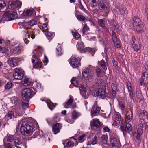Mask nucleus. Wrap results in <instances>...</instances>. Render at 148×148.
<instances>
[{"mask_svg": "<svg viewBox=\"0 0 148 148\" xmlns=\"http://www.w3.org/2000/svg\"><path fill=\"white\" fill-rule=\"evenodd\" d=\"M18 102L16 104V109L13 110L9 112L5 116V118L8 120L12 117L16 118L18 116L22 115L24 113V109L27 108L28 106L27 102H21L18 100Z\"/></svg>", "mask_w": 148, "mask_h": 148, "instance_id": "obj_1", "label": "nucleus"}, {"mask_svg": "<svg viewBox=\"0 0 148 148\" xmlns=\"http://www.w3.org/2000/svg\"><path fill=\"white\" fill-rule=\"evenodd\" d=\"M21 125L20 130L23 135L28 136L31 135L35 130L34 125L31 121L28 122L26 119L21 120L18 124Z\"/></svg>", "mask_w": 148, "mask_h": 148, "instance_id": "obj_2", "label": "nucleus"}, {"mask_svg": "<svg viewBox=\"0 0 148 148\" xmlns=\"http://www.w3.org/2000/svg\"><path fill=\"white\" fill-rule=\"evenodd\" d=\"M28 25L27 22H25L22 24L23 27L24 29H29V34L28 35V38L29 39H34L35 38L36 35H37V31L36 29L32 28L29 29V28L28 27Z\"/></svg>", "mask_w": 148, "mask_h": 148, "instance_id": "obj_3", "label": "nucleus"}, {"mask_svg": "<svg viewBox=\"0 0 148 148\" xmlns=\"http://www.w3.org/2000/svg\"><path fill=\"white\" fill-rule=\"evenodd\" d=\"M33 91L30 88H25L22 90V97L25 101H28L29 99L32 97Z\"/></svg>", "mask_w": 148, "mask_h": 148, "instance_id": "obj_4", "label": "nucleus"}, {"mask_svg": "<svg viewBox=\"0 0 148 148\" xmlns=\"http://www.w3.org/2000/svg\"><path fill=\"white\" fill-rule=\"evenodd\" d=\"M69 63L74 68L78 67L80 65V59L76 56L73 55L70 58Z\"/></svg>", "mask_w": 148, "mask_h": 148, "instance_id": "obj_5", "label": "nucleus"}, {"mask_svg": "<svg viewBox=\"0 0 148 148\" xmlns=\"http://www.w3.org/2000/svg\"><path fill=\"white\" fill-rule=\"evenodd\" d=\"M3 17L5 18V20L7 21L11 20L14 19L17 17V13L16 11H12L11 12L8 11L5 12L3 15Z\"/></svg>", "mask_w": 148, "mask_h": 148, "instance_id": "obj_6", "label": "nucleus"}, {"mask_svg": "<svg viewBox=\"0 0 148 148\" xmlns=\"http://www.w3.org/2000/svg\"><path fill=\"white\" fill-rule=\"evenodd\" d=\"M13 74L14 78L16 79L21 80L24 76V71L20 68H16Z\"/></svg>", "mask_w": 148, "mask_h": 148, "instance_id": "obj_7", "label": "nucleus"}, {"mask_svg": "<svg viewBox=\"0 0 148 148\" xmlns=\"http://www.w3.org/2000/svg\"><path fill=\"white\" fill-rule=\"evenodd\" d=\"M139 82L141 86L147 87L148 90V75L146 72L143 73L141 78L139 79Z\"/></svg>", "mask_w": 148, "mask_h": 148, "instance_id": "obj_8", "label": "nucleus"}, {"mask_svg": "<svg viewBox=\"0 0 148 148\" xmlns=\"http://www.w3.org/2000/svg\"><path fill=\"white\" fill-rule=\"evenodd\" d=\"M100 108L97 105V102L95 101L91 112V115L93 116L98 115L100 112Z\"/></svg>", "mask_w": 148, "mask_h": 148, "instance_id": "obj_9", "label": "nucleus"}, {"mask_svg": "<svg viewBox=\"0 0 148 148\" xmlns=\"http://www.w3.org/2000/svg\"><path fill=\"white\" fill-rule=\"evenodd\" d=\"M22 5V3L18 1H16L11 2V3L9 5V8L10 9L14 10V11H16L21 8Z\"/></svg>", "mask_w": 148, "mask_h": 148, "instance_id": "obj_10", "label": "nucleus"}, {"mask_svg": "<svg viewBox=\"0 0 148 148\" xmlns=\"http://www.w3.org/2000/svg\"><path fill=\"white\" fill-rule=\"evenodd\" d=\"M99 9L102 10H106L109 8L108 2L105 0H101L97 5Z\"/></svg>", "mask_w": 148, "mask_h": 148, "instance_id": "obj_11", "label": "nucleus"}, {"mask_svg": "<svg viewBox=\"0 0 148 148\" xmlns=\"http://www.w3.org/2000/svg\"><path fill=\"white\" fill-rule=\"evenodd\" d=\"M101 122L97 119H94L90 122L91 127L94 130H96L99 128L101 126Z\"/></svg>", "mask_w": 148, "mask_h": 148, "instance_id": "obj_12", "label": "nucleus"}, {"mask_svg": "<svg viewBox=\"0 0 148 148\" xmlns=\"http://www.w3.org/2000/svg\"><path fill=\"white\" fill-rule=\"evenodd\" d=\"M32 62L33 64V66L38 69L42 68L43 64L39 59L34 58L32 59Z\"/></svg>", "mask_w": 148, "mask_h": 148, "instance_id": "obj_13", "label": "nucleus"}, {"mask_svg": "<svg viewBox=\"0 0 148 148\" xmlns=\"http://www.w3.org/2000/svg\"><path fill=\"white\" fill-rule=\"evenodd\" d=\"M92 69L90 68H87L84 69L82 72V74L85 78H91L93 77V73L92 72Z\"/></svg>", "mask_w": 148, "mask_h": 148, "instance_id": "obj_14", "label": "nucleus"}, {"mask_svg": "<svg viewBox=\"0 0 148 148\" xmlns=\"http://www.w3.org/2000/svg\"><path fill=\"white\" fill-rule=\"evenodd\" d=\"M62 127V124L60 123H56L52 127V131L54 134L59 133Z\"/></svg>", "mask_w": 148, "mask_h": 148, "instance_id": "obj_15", "label": "nucleus"}, {"mask_svg": "<svg viewBox=\"0 0 148 148\" xmlns=\"http://www.w3.org/2000/svg\"><path fill=\"white\" fill-rule=\"evenodd\" d=\"M105 94V90L103 88H101L97 89L94 93V95L95 97H103Z\"/></svg>", "mask_w": 148, "mask_h": 148, "instance_id": "obj_16", "label": "nucleus"}, {"mask_svg": "<svg viewBox=\"0 0 148 148\" xmlns=\"http://www.w3.org/2000/svg\"><path fill=\"white\" fill-rule=\"evenodd\" d=\"M23 46L20 44L17 46L13 47V55H18L21 51H23Z\"/></svg>", "mask_w": 148, "mask_h": 148, "instance_id": "obj_17", "label": "nucleus"}, {"mask_svg": "<svg viewBox=\"0 0 148 148\" xmlns=\"http://www.w3.org/2000/svg\"><path fill=\"white\" fill-rule=\"evenodd\" d=\"M82 79L79 77H76L73 78L71 80V82L74 86L76 87L78 86L80 83Z\"/></svg>", "mask_w": 148, "mask_h": 148, "instance_id": "obj_18", "label": "nucleus"}, {"mask_svg": "<svg viewBox=\"0 0 148 148\" xmlns=\"http://www.w3.org/2000/svg\"><path fill=\"white\" fill-rule=\"evenodd\" d=\"M110 138L111 143L117 142L118 140H119L117 135L114 133H110Z\"/></svg>", "mask_w": 148, "mask_h": 148, "instance_id": "obj_19", "label": "nucleus"}, {"mask_svg": "<svg viewBox=\"0 0 148 148\" xmlns=\"http://www.w3.org/2000/svg\"><path fill=\"white\" fill-rule=\"evenodd\" d=\"M10 65L11 67H14L17 66L18 64L17 59L16 58H10L9 59Z\"/></svg>", "mask_w": 148, "mask_h": 148, "instance_id": "obj_20", "label": "nucleus"}, {"mask_svg": "<svg viewBox=\"0 0 148 148\" xmlns=\"http://www.w3.org/2000/svg\"><path fill=\"white\" fill-rule=\"evenodd\" d=\"M132 23L133 27H136V25L142 23L140 19L136 16H135L132 18Z\"/></svg>", "mask_w": 148, "mask_h": 148, "instance_id": "obj_21", "label": "nucleus"}, {"mask_svg": "<svg viewBox=\"0 0 148 148\" xmlns=\"http://www.w3.org/2000/svg\"><path fill=\"white\" fill-rule=\"evenodd\" d=\"M3 51V53H5L8 56H10L12 55H13V52H12L11 48L10 47H4Z\"/></svg>", "mask_w": 148, "mask_h": 148, "instance_id": "obj_22", "label": "nucleus"}, {"mask_svg": "<svg viewBox=\"0 0 148 148\" xmlns=\"http://www.w3.org/2000/svg\"><path fill=\"white\" fill-rule=\"evenodd\" d=\"M35 12L34 10L33 9L25 10L23 13V15L25 16H30Z\"/></svg>", "mask_w": 148, "mask_h": 148, "instance_id": "obj_23", "label": "nucleus"}, {"mask_svg": "<svg viewBox=\"0 0 148 148\" xmlns=\"http://www.w3.org/2000/svg\"><path fill=\"white\" fill-rule=\"evenodd\" d=\"M133 117V114L131 111H128L126 114L125 120L127 122H130L132 120Z\"/></svg>", "mask_w": 148, "mask_h": 148, "instance_id": "obj_24", "label": "nucleus"}, {"mask_svg": "<svg viewBox=\"0 0 148 148\" xmlns=\"http://www.w3.org/2000/svg\"><path fill=\"white\" fill-rule=\"evenodd\" d=\"M134 29L138 32H143L145 29L143 25L141 23L136 25V27H134Z\"/></svg>", "mask_w": 148, "mask_h": 148, "instance_id": "obj_25", "label": "nucleus"}, {"mask_svg": "<svg viewBox=\"0 0 148 148\" xmlns=\"http://www.w3.org/2000/svg\"><path fill=\"white\" fill-rule=\"evenodd\" d=\"M143 124L142 123L139 124L137 132V138H140L143 133Z\"/></svg>", "mask_w": 148, "mask_h": 148, "instance_id": "obj_26", "label": "nucleus"}, {"mask_svg": "<svg viewBox=\"0 0 148 148\" xmlns=\"http://www.w3.org/2000/svg\"><path fill=\"white\" fill-rule=\"evenodd\" d=\"M31 80L30 79L25 77L23 81H21V84L24 86H27L31 84Z\"/></svg>", "mask_w": 148, "mask_h": 148, "instance_id": "obj_27", "label": "nucleus"}, {"mask_svg": "<svg viewBox=\"0 0 148 148\" xmlns=\"http://www.w3.org/2000/svg\"><path fill=\"white\" fill-rule=\"evenodd\" d=\"M121 116L119 113H116L115 114V116L114 121L116 125H118L120 123L121 120Z\"/></svg>", "mask_w": 148, "mask_h": 148, "instance_id": "obj_28", "label": "nucleus"}, {"mask_svg": "<svg viewBox=\"0 0 148 148\" xmlns=\"http://www.w3.org/2000/svg\"><path fill=\"white\" fill-rule=\"evenodd\" d=\"M74 99L72 96H70V97L69 99L68 100L67 102L65 104L64 106V108H69V106H71L73 101Z\"/></svg>", "mask_w": 148, "mask_h": 148, "instance_id": "obj_29", "label": "nucleus"}, {"mask_svg": "<svg viewBox=\"0 0 148 148\" xmlns=\"http://www.w3.org/2000/svg\"><path fill=\"white\" fill-rule=\"evenodd\" d=\"M119 108L123 111L125 108V102L124 100L122 98L118 99Z\"/></svg>", "mask_w": 148, "mask_h": 148, "instance_id": "obj_30", "label": "nucleus"}, {"mask_svg": "<svg viewBox=\"0 0 148 148\" xmlns=\"http://www.w3.org/2000/svg\"><path fill=\"white\" fill-rule=\"evenodd\" d=\"M108 137V136L106 135H103L102 136L101 139V142L102 145H106L107 144Z\"/></svg>", "mask_w": 148, "mask_h": 148, "instance_id": "obj_31", "label": "nucleus"}, {"mask_svg": "<svg viewBox=\"0 0 148 148\" xmlns=\"http://www.w3.org/2000/svg\"><path fill=\"white\" fill-rule=\"evenodd\" d=\"M78 49L80 51H84V46L83 42L81 40L79 41L77 45Z\"/></svg>", "mask_w": 148, "mask_h": 148, "instance_id": "obj_32", "label": "nucleus"}, {"mask_svg": "<svg viewBox=\"0 0 148 148\" xmlns=\"http://www.w3.org/2000/svg\"><path fill=\"white\" fill-rule=\"evenodd\" d=\"M64 147H69L74 145V143L73 141L66 140L65 142L63 143Z\"/></svg>", "mask_w": 148, "mask_h": 148, "instance_id": "obj_33", "label": "nucleus"}, {"mask_svg": "<svg viewBox=\"0 0 148 148\" xmlns=\"http://www.w3.org/2000/svg\"><path fill=\"white\" fill-rule=\"evenodd\" d=\"M132 127L130 124L127 123L125 125V127L124 130H125L126 132L128 133L130 132L132 130Z\"/></svg>", "mask_w": 148, "mask_h": 148, "instance_id": "obj_34", "label": "nucleus"}, {"mask_svg": "<svg viewBox=\"0 0 148 148\" xmlns=\"http://www.w3.org/2000/svg\"><path fill=\"white\" fill-rule=\"evenodd\" d=\"M99 0H92L91 1L90 3V5L92 8L96 7L98 4Z\"/></svg>", "mask_w": 148, "mask_h": 148, "instance_id": "obj_35", "label": "nucleus"}, {"mask_svg": "<svg viewBox=\"0 0 148 148\" xmlns=\"http://www.w3.org/2000/svg\"><path fill=\"white\" fill-rule=\"evenodd\" d=\"M45 35L46 36L47 38L49 40H51L52 37L54 36V33L52 32H49L48 30L46 32H45Z\"/></svg>", "mask_w": 148, "mask_h": 148, "instance_id": "obj_36", "label": "nucleus"}, {"mask_svg": "<svg viewBox=\"0 0 148 148\" xmlns=\"http://www.w3.org/2000/svg\"><path fill=\"white\" fill-rule=\"evenodd\" d=\"M98 63L103 69H104L105 70H107V64L104 60H102L100 61H99Z\"/></svg>", "mask_w": 148, "mask_h": 148, "instance_id": "obj_37", "label": "nucleus"}, {"mask_svg": "<svg viewBox=\"0 0 148 148\" xmlns=\"http://www.w3.org/2000/svg\"><path fill=\"white\" fill-rule=\"evenodd\" d=\"M56 53L58 56H60L62 54L61 45L60 44H58L56 48Z\"/></svg>", "mask_w": 148, "mask_h": 148, "instance_id": "obj_38", "label": "nucleus"}, {"mask_svg": "<svg viewBox=\"0 0 148 148\" xmlns=\"http://www.w3.org/2000/svg\"><path fill=\"white\" fill-rule=\"evenodd\" d=\"M80 113L74 110L72 113V118L73 119H75L80 116Z\"/></svg>", "mask_w": 148, "mask_h": 148, "instance_id": "obj_39", "label": "nucleus"}, {"mask_svg": "<svg viewBox=\"0 0 148 148\" xmlns=\"http://www.w3.org/2000/svg\"><path fill=\"white\" fill-rule=\"evenodd\" d=\"M6 7V4L4 1L3 0H0V11L1 12H3Z\"/></svg>", "mask_w": 148, "mask_h": 148, "instance_id": "obj_40", "label": "nucleus"}, {"mask_svg": "<svg viewBox=\"0 0 148 148\" xmlns=\"http://www.w3.org/2000/svg\"><path fill=\"white\" fill-rule=\"evenodd\" d=\"M14 144L16 145H19L22 144V142L21 141V138L19 137H14Z\"/></svg>", "mask_w": 148, "mask_h": 148, "instance_id": "obj_41", "label": "nucleus"}, {"mask_svg": "<svg viewBox=\"0 0 148 148\" xmlns=\"http://www.w3.org/2000/svg\"><path fill=\"white\" fill-rule=\"evenodd\" d=\"M146 8H145L144 13L145 19L146 20H148V0L146 3Z\"/></svg>", "mask_w": 148, "mask_h": 148, "instance_id": "obj_42", "label": "nucleus"}, {"mask_svg": "<svg viewBox=\"0 0 148 148\" xmlns=\"http://www.w3.org/2000/svg\"><path fill=\"white\" fill-rule=\"evenodd\" d=\"M111 144L112 145V148H120L121 146L119 140H118L117 142Z\"/></svg>", "mask_w": 148, "mask_h": 148, "instance_id": "obj_43", "label": "nucleus"}, {"mask_svg": "<svg viewBox=\"0 0 148 148\" xmlns=\"http://www.w3.org/2000/svg\"><path fill=\"white\" fill-rule=\"evenodd\" d=\"M49 108L51 110H52L56 106V103H53L51 101H49L47 103Z\"/></svg>", "mask_w": 148, "mask_h": 148, "instance_id": "obj_44", "label": "nucleus"}, {"mask_svg": "<svg viewBox=\"0 0 148 148\" xmlns=\"http://www.w3.org/2000/svg\"><path fill=\"white\" fill-rule=\"evenodd\" d=\"M75 15L79 21H84L86 19V18L84 16L81 15H77L76 14V12H75Z\"/></svg>", "mask_w": 148, "mask_h": 148, "instance_id": "obj_45", "label": "nucleus"}, {"mask_svg": "<svg viewBox=\"0 0 148 148\" xmlns=\"http://www.w3.org/2000/svg\"><path fill=\"white\" fill-rule=\"evenodd\" d=\"M87 133L83 134L78 138V140L79 142L81 143L85 139V137L87 135Z\"/></svg>", "mask_w": 148, "mask_h": 148, "instance_id": "obj_46", "label": "nucleus"}, {"mask_svg": "<svg viewBox=\"0 0 148 148\" xmlns=\"http://www.w3.org/2000/svg\"><path fill=\"white\" fill-rule=\"evenodd\" d=\"M40 29L44 33L46 32L48 30V28L46 24H43L40 26Z\"/></svg>", "mask_w": 148, "mask_h": 148, "instance_id": "obj_47", "label": "nucleus"}, {"mask_svg": "<svg viewBox=\"0 0 148 148\" xmlns=\"http://www.w3.org/2000/svg\"><path fill=\"white\" fill-rule=\"evenodd\" d=\"M134 50L136 51H138L140 50V45L138 43L132 45Z\"/></svg>", "mask_w": 148, "mask_h": 148, "instance_id": "obj_48", "label": "nucleus"}, {"mask_svg": "<svg viewBox=\"0 0 148 148\" xmlns=\"http://www.w3.org/2000/svg\"><path fill=\"white\" fill-rule=\"evenodd\" d=\"M103 71L99 68H97L96 70V73L97 76L99 77H101L103 75Z\"/></svg>", "mask_w": 148, "mask_h": 148, "instance_id": "obj_49", "label": "nucleus"}, {"mask_svg": "<svg viewBox=\"0 0 148 148\" xmlns=\"http://www.w3.org/2000/svg\"><path fill=\"white\" fill-rule=\"evenodd\" d=\"M37 52L36 49H35L32 52L33 56H34L36 57H37L39 58L42 55V53L41 52H39L38 54L36 53Z\"/></svg>", "mask_w": 148, "mask_h": 148, "instance_id": "obj_50", "label": "nucleus"}, {"mask_svg": "<svg viewBox=\"0 0 148 148\" xmlns=\"http://www.w3.org/2000/svg\"><path fill=\"white\" fill-rule=\"evenodd\" d=\"M98 23L100 27L102 28L105 27L104 21L102 19H100L98 21Z\"/></svg>", "mask_w": 148, "mask_h": 148, "instance_id": "obj_51", "label": "nucleus"}, {"mask_svg": "<svg viewBox=\"0 0 148 148\" xmlns=\"http://www.w3.org/2000/svg\"><path fill=\"white\" fill-rule=\"evenodd\" d=\"M112 38L113 41H115L118 40V38L116 34L114 31H112Z\"/></svg>", "mask_w": 148, "mask_h": 148, "instance_id": "obj_52", "label": "nucleus"}, {"mask_svg": "<svg viewBox=\"0 0 148 148\" xmlns=\"http://www.w3.org/2000/svg\"><path fill=\"white\" fill-rule=\"evenodd\" d=\"M13 83L10 81L8 82L6 85L5 86V89H9L11 88L12 87Z\"/></svg>", "mask_w": 148, "mask_h": 148, "instance_id": "obj_53", "label": "nucleus"}, {"mask_svg": "<svg viewBox=\"0 0 148 148\" xmlns=\"http://www.w3.org/2000/svg\"><path fill=\"white\" fill-rule=\"evenodd\" d=\"M117 11L118 12V13L119 14L123 15L125 14V12L124 10L122 8L118 7L117 8Z\"/></svg>", "mask_w": 148, "mask_h": 148, "instance_id": "obj_54", "label": "nucleus"}, {"mask_svg": "<svg viewBox=\"0 0 148 148\" xmlns=\"http://www.w3.org/2000/svg\"><path fill=\"white\" fill-rule=\"evenodd\" d=\"M28 25L30 26H33L37 24V21H35L34 20H32L29 21L27 22Z\"/></svg>", "mask_w": 148, "mask_h": 148, "instance_id": "obj_55", "label": "nucleus"}, {"mask_svg": "<svg viewBox=\"0 0 148 148\" xmlns=\"http://www.w3.org/2000/svg\"><path fill=\"white\" fill-rule=\"evenodd\" d=\"M72 33L73 35L76 39H78L79 38L80 35L76 31H75V32L72 31Z\"/></svg>", "mask_w": 148, "mask_h": 148, "instance_id": "obj_56", "label": "nucleus"}, {"mask_svg": "<svg viewBox=\"0 0 148 148\" xmlns=\"http://www.w3.org/2000/svg\"><path fill=\"white\" fill-rule=\"evenodd\" d=\"M89 27L87 26V24L86 23L84 26L83 27L82 29V33L83 34H84L85 32L89 30Z\"/></svg>", "mask_w": 148, "mask_h": 148, "instance_id": "obj_57", "label": "nucleus"}, {"mask_svg": "<svg viewBox=\"0 0 148 148\" xmlns=\"http://www.w3.org/2000/svg\"><path fill=\"white\" fill-rule=\"evenodd\" d=\"M14 136L11 135H10L8 137L7 139V141L8 142H11L14 140Z\"/></svg>", "mask_w": 148, "mask_h": 148, "instance_id": "obj_58", "label": "nucleus"}, {"mask_svg": "<svg viewBox=\"0 0 148 148\" xmlns=\"http://www.w3.org/2000/svg\"><path fill=\"white\" fill-rule=\"evenodd\" d=\"M138 43V41L136 40L135 37L134 36L132 37L131 40V43L132 45H134V44Z\"/></svg>", "mask_w": 148, "mask_h": 148, "instance_id": "obj_59", "label": "nucleus"}, {"mask_svg": "<svg viewBox=\"0 0 148 148\" xmlns=\"http://www.w3.org/2000/svg\"><path fill=\"white\" fill-rule=\"evenodd\" d=\"M114 45L117 48H119L121 47L120 42L119 40L114 41Z\"/></svg>", "mask_w": 148, "mask_h": 148, "instance_id": "obj_60", "label": "nucleus"}, {"mask_svg": "<svg viewBox=\"0 0 148 148\" xmlns=\"http://www.w3.org/2000/svg\"><path fill=\"white\" fill-rule=\"evenodd\" d=\"M98 136L97 135H95V136L94 139L91 142L92 144V145H95L97 143V139L98 138Z\"/></svg>", "mask_w": 148, "mask_h": 148, "instance_id": "obj_61", "label": "nucleus"}, {"mask_svg": "<svg viewBox=\"0 0 148 148\" xmlns=\"http://www.w3.org/2000/svg\"><path fill=\"white\" fill-rule=\"evenodd\" d=\"M60 120V118L59 116H55L53 118L52 120V121H53L54 122H57L59 121Z\"/></svg>", "mask_w": 148, "mask_h": 148, "instance_id": "obj_62", "label": "nucleus"}, {"mask_svg": "<svg viewBox=\"0 0 148 148\" xmlns=\"http://www.w3.org/2000/svg\"><path fill=\"white\" fill-rule=\"evenodd\" d=\"M113 24L112 25L113 27H114V29L115 30H118L119 27V25L115 22H113Z\"/></svg>", "mask_w": 148, "mask_h": 148, "instance_id": "obj_63", "label": "nucleus"}, {"mask_svg": "<svg viewBox=\"0 0 148 148\" xmlns=\"http://www.w3.org/2000/svg\"><path fill=\"white\" fill-rule=\"evenodd\" d=\"M127 86L128 90H132V88L131 86V84L130 82H128L127 83Z\"/></svg>", "mask_w": 148, "mask_h": 148, "instance_id": "obj_64", "label": "nucleus"}]
</instances>
